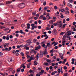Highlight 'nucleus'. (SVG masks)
Returning <instances> with one entry per match:
<instances>
[{"mask_svg": "<svg viewBox=\"0 0 76 76\" xmlns=\"http://www.w3.org/2000/svg\"><path fill=\"white\" fill-rule=\"evenodd\" d=\"M18 6L20 8V9H23V8H24V7H25V4L24 3H22L19 5Z\"/></svg>", "mask_w": 76, "mask_h": 76, "instance_id": "obj_1", "label": "nucleus"}, {"mask_svg": "<svg viewBox=\"0 0 76 76\" xmlns=\"http://www.w3.org/2000/svg\"><path fill=\"white\" fill-rule=\"evenodd\" d=\"M57 25L59 26V28L61 27L62 26H63L62 25V22L61 21H58V23H57Z\"/></svg>", "mask_w": 76, "mask_h": 76, "instance_id": "obj_2", "label": "nucleus"}, {"mask_svg": "<svg viewBox=\"0 0 76 76\" xmlns=\"http://www.w3.org/2000/svg\"><path fill=\"white\" fill-rule=\"evenodd\" d=\"M44 73L45 75L46 74V72H44V70L43 69L41 70V71L40 72V75H44Z\"/></svg>", "mask_w": 76, "mask_h": 76, "instance_id": "obj_3", "label": "nucleus"}, {"mask_svg": "<svg viewBox=\"0 0 76 76\" xmlns=\"http://www.w3.org/2000/svg\"><path fill=\"white\" fill-rule=\"evenodd\" d=\"M30 59L31 60H34L35 59V56L34 55H32L31 56L30 58Z\"/></svg>", "mask_w": 76, "mask_h": 76, "instance_id": "obj_4", "label": "nucleus"}, {"mask_svg": "<svg viewBox=\"0 0 76 76\" xmlns=\"http://www.w3.org/2000/svg\"><path fill=\"white\" fill-rule=\"evenodd\" d=\"M42 57H43V54L42 53V52H40L39 57H40L41 58H42Z\"/></svg>", "mask_w": 76, "mask_h": 76, "instance_id": "obj_5", "label": "nucleus"}, {"mask_svg": "<svg viewBox=\"0 0 76 76\" xmlns=\"http://www.w3.org/2000/svg\"><path fill=\"white\" fill-rule=\"evenodd\" d=\"M48 53L47 51V49H45V51H44V53H43L44 55H45L46 54H47Z\"/></svg>", "mask_w": 76, "mask_h": 76, "instance_id": "obj_6", "label": "nucleus"}, {"mask_svg": "<svg viewBox=\"0 0 76 76\" xmlns=\"http://www.w3.org/2000/svg\"><path fill=\"white\" fill-rule=\"evenodd\" d=\"M31 25H30V24H29V23H28L27 24V29H29L30 28V26Z\"/></svg>", "mask_w": 76, "mask_h": 76, "instance_id": "obj_7", "label": "nucleus"}, {"mask_svg": "<svg viewBox=\"0 0 76 76\" xmlns=\"http://www.w3.org/2000/svg\"><path fill=\"white\" fill-rule=\"evenodd\" d=\"M12 3V1H7L6 2V4H10Z\"/></svg>", "mask_w": 76, "mask_h": 76, "instance_id": "obj_8", "label": "nucleus"}, {"mask_svg": "<svg viewBox=\"0 0 76 76\" xmlns=\"http://www.w3.org/2000/svg\"><path fill=\"white\" fill-rule=\"evenodd\" d=\"M9 43H5L4 45V47L5 48L6 47H7L8 46H9Z\"/></svg>", "mask_w": 76, "mask_h": 76, "instance_id": "obj_9", "label": "nucleus"}, {"mask_svg": "<svg viewBox=\"0 0 76 76\" xmlns=\"http://www.w3.org/2000/svg\"><path fill=\"white\" fill-rule=\"evenodd\" d=\"M52 32H53V33H55V34H56L57 33V30H56V28H54L52 31Z\"/></svg>", "mask_w": 76, "mask_h": 76, "instance_id": "obj_10", "label": "nucleus"}, {"mask_svg": "<svg viewBox=\"0 0 76 76\" xmlns=\"http://www.w3.org/2000/svg\"><path fill=\"white\" fill-rule=\"evenodd\" d=\"M67 6H69V7H71V8H72V5L70 4H67Z\"/></svg>", "mask_w": 76, "mask_h": 76, "instance_id": "obj_11", "label": "nucleus"}, {"mask_svg": "<svg viewBox=\"0 0 76 76\" xmlns=\"http://www.w3.org/2000/svg\"><path fill=\"white\" fill-rule=\"evenodd\" d=\"M9 58L8 60H10V61L12 62V60H14V58Z\"/></svg>", "mask_w": 76, "mask_h": 76, "instance_id": "obj_12", "label": "nucleus"}, {"mask_svg": "<svg viewBox=\"0 0 76 76\" xmlns=\"http://www.w3.org/2000/svg\"><path fill=\"white\" fill-rule=\"evenodd\" d=\"M55 22V21L54 20H50L49 21V23L50 24H51V23H53V22Z\"/></svg>", "mask_w": 76, "mask_h": 76, "instance_id": "obj_13", "label": "nucleus"}, {"mask_svg": "<svg viewBox=\"0 0 76 76\" xmlns=\"http://www.w3.org/2000/svg\"><path fill=\"white\" fill-rule=\"evenodd\" d=\"M38 64V63H37V61H34V65H35V66H36V65H37Z\"/></svg>", "mask_w": 76, "mask_h": 76, "instance_id": "obj_14", "label": "nucleus"}, {"mask_svg": "<svg viewBox=\"0 0 76 76\" xmlns=\"http://www.w3.org/2000/svg\"><path fill=\"white\" fill-rule=\"evenodd\" d=\"M29 72L30 73H34L35 71H32L31 69L29 71Z\"/></svg>", "mask_w": 76, "mask_h": 76, "instance_id": "obj_15", "label": "nucleus"}, {"mask_svg": "<svg viewBox=\"0 0 76 76\" xmlns=\"http://www.w3.org/2000/svg\"><path fill=\"white\" fill-rule=\"evenodd\" d=\"M6 39L7 40V41H8V40H9V36L7 35L6 36Z\"/></svg>", "mask_w": 76, "mask_h": 76, "instance_id": "obj_16", "label": "nucleus"}, {"mask_svg": "<svg viewBox=\"0 0 76 76\" xmlns=\"http://www.w3.org/2000/svg\"><path fill=\"white\" fill-rule=\"evenodd\" d=\"M59 56L60 57H61L63 56V53H59Z\"/></svg>", "mask_w": 76, "mask_h": 76, "instance_id": "obj_17", "label": "nucleus"}, {"mask_svg": "<svg viewBox=\"0 0 76 76\" xmlns=\"http://www.w3.org/2000/svg\"><path fill=\"white\" fill-rule=\"evenodd\" d=\"M57 23H58V21H57L56 23H54L53 24V25L55 26H56L57 25Z\"/></svg>", "mask_w": 76, "mask_h": 76, "instance_id": "obj_18", "label": "nucleus"}, {"mask_svg": "<svg viewBox=\"0 0 76 76\" xmlns=\"http://www.w3.org/2000/svg\"><path fill=\"white\" fill-rule=\"evenodd\" d=\"M69 2L72 3H73V0H69Z\"/></svg>", "mask_w": 76, "mask_h": 76, "instance_id": "obj_19", "label": "nucleus"}, {"mask_svg": "<svg viewBox=\"0 0 76 76\" xmlns=\"http://www.w3.org/2000/svg\"><path fill=\"white\" fill-rule=\"evenodd\" d=\"M47 17H43L42 18L43 20H46V19H47Z\"/></svg>", "mask_w": 76, "mask_h": 76, "instance_id": "obj_20", "label": "nucleus"}, {"mask_svg": "<svg viewBox=\"0 0 76 76\" xmlns=\"http://www.w3.org/2000/svg\"><path fill=\"white\" fill-rule=\"evenodd\" d=\"M21 69V68H18L17 69V72H19L20 71V69Z\"/></svg>", "mask_w": 76, "mask_h": 76, "instance_id": "obj_21", "label": "nucleus"}, {"mask_svg": "<svg viewBox=\"0 0 76 76\" xmlns=\"http://www.w3.org/2000/svg\"><path fill=\"white\" fill-rule=\"evenodd\" d=\"M65 14L66 15H69V11H66Z\"/></svg>", "mask_w": 76, "mask_h": 76, "instance_id": "obj_22", "label": "nucleus"}, {"mask_svg": "<svg viewBox=\"0 0 76 76\" xmlns=\"http://www.w3.org/2000/svg\"><path fill=\"white\" fill-rule=\"evenodd\" d=\"M68 75H69V74H68V73H65L64 74V76H69Z\"/></svg>", "mask_w": 76, "mask_h": 76, "instance_id": "obj_23", "label": "nucleus"}, {"mask_svg": "<svg viewBox=\"0 0 76 76\" xmlns=\"http://www.w3.org/2000/svg\"><path fill=\"white\" fill-rule=\"evenodd\" d=\"M9 28H6L5 29H4V30L5 31H8V30H9Z\"/></svg>", "mask_w": 76, "mask_h": 76, "instance_id": "obj_24", "label": "nucleus"}, {"mask_svg": "<svg viewBox=\"0 0 76 76\" xmlns=\"http://www.w3.org/2000/svg\"><path fill=\"white\" fill-rule=\"evenodd\" d=\"M10 38V39H12V38H13V36H12V35H10V36H9Z\"/></svg>", "mask_w": 76, "mask_h": 76, "instance_id": "obj_25", "label": "nucleus"}, {"mask_svg": "<svg viewBox=\"0 0 76 76\" xmlns=\"http://www.w3.org/2000/svg\"><path fill=\"white\" fill-rule=\"evenodd\" d=\"M34 50L33 49L31 50L30 51V52L31 53H34Z\"/></svg>", "mask_w": 76, "mask_h": 76, "instance_id": "obj_26", "label": "nucleus"}, {"mask_svg": "<svg viewBox=\"0 0 76 76\" xmlns=\"http://www.w3.org/2000/svg\"><path fill=\"white\" fill-rule=\"evenodd\" d=\"M44 64L45 65V66H48V63L45 62L44 63Z\"/></svg>", "mask_w": 76, "mask_h": 76, "instance_id": "obj_27", "label": "nucleus"}, {"mask_svg": "<svg viewBox=\"0 0 76 76\" xmlns=\"http://www.w3.org/2000/svg\"><path fill=\"white\" fill-rule=\"evenodd\" d=\"M19 33H20V34H22V33L23 32V30H20L19 31Z\"/></svg>", "mask_w": 76, "mask_h": 76, "instance_id": "obj_28", "label": "nucleus"}, {"mask_svg": "<svg viewBox=\"0 0 76 76\" xmlns=\"http://www.w3.org/2000/svg\"><path fill=\"white\" fill-rule=\"evenodd\" d=\"M29 48L27 46L26 47V49L27 50H29Z\"/></svg>", "mask_w": 76, "mask_h": 76, "instance_id": "obj_29", "label": "nucleus"}, {"mask_svg": "<svg viewBox=\"0 0 76 76\" xmlns=\"http://www.w3.org/2000/svg\"><path fill=\"white\" fill-rule=\"evenodd\" d=\"M50 44L49 43H48L47 44V46H48V47H50Z\"/></svg>", "mask_w": 76, "mask_h": 76, "instance_id": "obj_30", "label": "nucleus"}, {"mask_svg": "<svg viewBox=\"0 0 76 76\" xmlns=\"http://www.w3.org/2000/svg\"><path fill=\"white\" fill-rule=\"evenodd\" d=\"M64 70H66L67 69V67L66 66H65L64 67Z\"/></svg>", "mask_w": 76, "mask_h": 76, "instance_id": "obj_31", "label": "nucleus"}, {"mask_svg": "<svg viewBox=\"0 0 76 76\" xmlns=\"http://www.w3.org/2000/svg\"><path fill=\"white\" fill-rule=\"evenodd\" d=\"M54 9H55V10H57V6H55L54 7Z\"/></svg>", "mask_w": 76, "mask_h": 76, "instance_id": "obj_32", "label": "nucleus"}, {"mask_svg": "<svg viewBox=\"0 0 76 76\" xmlns=\"http://www.w3.org/2000/svg\"><path fill=\"white\" fill-rule=\"evenodd\" d=\"M48 17H50V14H49V13H48L47 15V16H46V18H48Z\"/></svg>", "mask_w": 76, "mask_h": 76, "instance_id": "obj_33", "label": "nucleus"}, {"mask_svg": "<svg viewBox=\"0 0 76 76\" xmlns=\"http://www.w3.org/2000/svg\"><path fill=\"white\" fill-rule=\"evenodd\" d=\"M47 61L48 63H50L51 60L49 59H48L47 60Z\"/></svg>", "mask_w": 76, "mask_h": 76, "instance_id": "obj_34", "label": "nucleus"}, {"mask_svg": "<svg viewBox=\"0 0 76 76\" xmlns=\"http://www.w3.org/2000/svg\"><path fill=\"white\" fill-rule=\"evenodd\" d=\"M47 7H46L44 8V10H47Z\"/></svg>", "mask_w": 76, "mask_h": 76, "instance_id": "obj_35", "label": "nucleus"}, {"mask_svg": "<svg viewBox=\"0 0 76 76\" xmlns=\"http://www.w3.org/2000/svg\"><path fill=\"white\" fill-rule=\"evenodd\" d=\"M2 38L3 39L5 40L6 39V37L5 36H4Z\"/></svg>", "mask_w": 76, "mask_h": 76, "instance_id": "obj_36", "label": "nucleus"}, {"mask_svg": "<svg viewBox=\"0 0 76 76\" xmlns=\"http://www.w3.org/2000/svg\"><path fill=\"white\" fill-rule=\"evenodd\" d=\"M21 26L22 28H24V27H25V25L24 24H22Z\"/></svg>", "mask_w": 76, "mask_h": 76, "instance_id": "obj_37", "label": "nucleus"}, {"mask_svg": "<svg viewBox=\"0 0 76 76\" xmlns=\"http://www.w3.org/2000/svg\"><path fill=\"white\" fill-rule=\"evenodd\" d=\"M58 49V46H56L55 47H54L55 50H57V49Z\"/></svg>", "mask_w": 76, "mask_h": 76, "instance_id": "obj_38", "label": "nucleus"}, {"mask_svg": "<svg viewBox=\"0 0 76 76\" xmlns=\"http://www.w3.org/2000/svg\"><path fill=\"white\" fill-rule=\"evenodd\" d=\"M66 25H67V24H64L63 25V26L62 27L63 28H64V27H65L66 26Z\"/></svg>", "mask_w": 76, "mask_h": 76, "instance_id": "obj_39", "label": "nucleus"}, {"mask_svg": "<svg viewBox=\"0 0 76 76\" xmlns=\"http://www.w3.org/2000/svg\"><path fill=\"white\" fill-rule=\"evenodd\" d=\"M58 72H59V73H60V72H61V70H60V69H58Z\"/></svg>", "mask_w": 76, "mask_h": 76, "instance_id": "obj_40", "label": "nucleus"}, {"mask_svg": "<svg viewBox=\"0 0 76 76\" xmlns=\"http://www.w3.org/2000/svg\"><path fill=\"white\" fill-rule=\"evenodd\" d=\"M12 50V47H10L9 48V50H8V51H9L10 50Z\"/></svg>", "mask_w": 76, "mask_h": 76, "instance_id": "obj_41", "label": "nucleus"}, {"mask_svg": "<svg viewBox=\"0 0 76 76\" xmlns=\"http://www.w3.org/2000/svg\"><path fill=\"white\" fill-rule=\"evenodd\" d=\"M66 37H63V38H62L63 40H65V39H66Z\"/></svg>", "mask_w": 76, "mask_h": 76, "instance_id": "obj_42", "label": "nucleus"}, {"mask_svg": "<svg viewBox=\"0 0 76 76\" xmlns=\"http://www.w3.org/2000/svg\"><path fill=\"white\" fill-rule=\"evenodd\" d=\"M27 68H29V67H30V65L29 64H28L27 65Z\"/></svg>", "mask_w": 76, "mask_h": 76, "instance_id": "obj_43", "label": "nucleus"}, {"mask_svg": "<svg viewBox=\"0 0 76 76\" xmlns=\"http://www.w3.org/2000/svg\"><path fill=\"white\" fill-rule=\"evenodd\" d=\"M46 4H47V2H46V1H45L43 3V5L44 6H45Z\"/></svg>", "mask_w": 76, "mask_h": 76, "instance_id": "obj_44", "label": "nucleus"}, {"mask_svg": "<svg viewBox=\"0 0 76 76\" xmlns=\"http://www.w3.org/2000/svg\"><path fill=\"white\" fill-rule=\"evenodd\" d=\"M63 23H66V20L65 19L63 20Z\"/></svg>", "mask_w": 76, "mask_h": 76, "instance_id": "obj_45", "label": "nucleus"}, {"mask_svg": "<svg viewBox=\"0 0 76 76\" xmlns=\"http://www.w3.org/2000/svg\"><path fill=\"white\" fill-rule=\"evenodd\" d=\"M35 50H38V46H37V47H36L35 48Z\"/></svg>", "mask_w": 76, "mask_h": 76, "instance_id": "obj_46", "label": "nucleus"}, {"mask_svg": "<svg viewBox=\"0 0 76 76\" xmlns=\"http://www.w3.org/2000/svg\"><path fill=\"white\" fill-rule=\"evenodd\" d=\"M38 23H39V24H41V23H42V22H41V21L40 20L39 21Z\"/></svg>", "mask_w": 76, "mask_h": 76, "instance_id": "obj_47", "label": "nucleus"}, {"mask_svg": "<svg viewBox=\"0 0 76 76\" xmlns=\"http://www.w3.org/2000/svg\"><path fill=\"white\" fill-rule=\"evenodd\" d=\"M61 12H65V10L64 9H62L61 10Z\"/></svg>", "mask_w": 76, "mask_h": 76, "instance_id": "obj_48", "label": "nucleus"}, {"mask_svg": "<svg viewBox=\"0 0 76 76\" xmlns=\"http://www.w3.org/2000/svg\"><path fill=\"white\" fill-rule=\"evenodd\" d=\"M36 58H37V59H38V53L37 54V55L36 56Z\"/></svg>", "mask_w": 76, "mask_h": 76, "instance_id": "obj_49", "label": "nucleus"}, {"mask_svg": "<svg viewBox=\"0 0 76 76\" xmlns=\"http://www.w3.org/2000/svg\"><path fill=\"white\" fill-rule=\"evenodd\" d=\"M32 15L33 16H35L36 15V13H35V12H33L32 13Z\"/></svg>", "mask_w": 76, "mask_h": 76, "instance_id": "obj_50", "label": "nucleus"}, {"mask_svg": "<svg viewBox=\"0 0 76 76\" xmlns=\"http://www.w3.org/2000/svg\"><path fill=\"white\" fill-rule=\"evenodd\" d=\"M45 44H42V47L44 48L45 47Z\"/></svg>", "mask_w": 76, "mask_h": 76, "instance_id": "obj_51", "label": "nucleus"}, {"mask_svg": "<svg viewBox=\"0 0 76 76\" xmlns=\"http://www.w3.org/2000/svg\"><path fill=\"white\" fill-rule=\"evenodd\" d=\"M53 19H54V21H56V17H53Z\"/></svg>", "mask_w": 76, "mask_h": 76, "instance_id": "obj_52", "label": "nucleus"}, {"mask_svg": "<svg viewBox=\"0 0 76 76\" xmlns=\"http://www.w3.org/2000/svg\"><path fill=\"white\" fill-rule=\"evenodd\" d=\"M20 54H21V55L22 56H24V54H23V52H21L20 53Z\"/></svg>", "mask_w": 76, "mask_h": 76, "instance_id": "obj_53", "label": "nucleus"}, {"mask_svg": "<svg viewBox=\"0 0 76 76\" xmlns=\"http://www.w3.org/2000/svg\"><path fill=\"white\" fill-rule=\"evenodd\" d=\"M46 70H47V71H48V70H49V68H48V67H46Z\"/></svg>", "mask_w": 76, "mask_h": 76, "instance_id": "obj_54", "label": "nucleus"}, {"mask_svg": "<svg viewBox=\"0 0 76 76\" xmlns=\"http://www.w3.org/2000/svg\"><path fill=\"white\" fill-rule=\"evenodd\" d=\"M8 48H5V51H8Z\"/></svg>", "mask_w": 76, "mask_h": 76, "instance_id": "obj_55", "label": "nucleus"}, {"mask_svg": "<svg viewBox=\"0 0 76 76\" xmlns=\"http://www.w3.org/2000/svg\"><path fill=\"white\" fill-rule=\"evenodd\" d=\"M66 21H67L68 22H69L70 20V18H68L66 19Z\"/></svg>", "mask_w": 76, "mask_h": 76, "instance_id": "obj_56", "label": "nucleus"}, {"mask_svg": "<svg viewBox=\"0 0 76 76\" xmlns=\"http://www.w3.org/2000/svg\"><path fill=\"white\" fill-rule=\"evenodd\" d=\"M56 65L55 63H52V66H54Z\"/></svg>", "mask_w": 76, "mask_h": 76, "instance_id": "obj_57", "label": "nucleus"}, {"mask_svg": "<svg viewBox=\"0 0 76 76\" xmlns=\"http://www.w3.org/2000/svg\"><path fill=\"white\" fill-rule=\"evenodd\" d=\"M50 53H53V49H52L51 50H50Z\"/></svg>", "mask_w": 76, "mask_h": 76, "instance_id": "obj_58", "label": "nucleus"}, {"mask_svg": "<svg viewBox=\"0 0 76 76\" xmlns=\"http://www.w3.org/2000/svg\"><path fill=\"white\" fill-rule=\"evenodd\" d=\"M57 44H58V43H56L54 44V46H56V45H57Z\"/></svg>", "mask_w": 76, "mask_h": 76, "instance_id": "obj_59", "label": "nucleus"}, {"mask_svg": "<svg viewBox=\"0 0 76 76\" xmlns=\"http://www.w3.org/2000/svg\"><path fill=\"white\" fill-rule=\"evenodd\" d=\"M31 26H35V24H32L31 25Z\"/></svg>", "mask_w": 76, "mask_h": 76, "instance_id": "obj_60", "label": "nucleus"}, {"mask_svg": "<svg viewBox=\"0 0 76 76\" xmlns=\"http://www.w3.org/2000/svg\"><path fill=\"white\" fill-rule=\"evenodd\" d=\"M58 67H57V66H55L54 68L55 69H57Z\"/></svg>", "mask_w": 76, "mask_h": 76, "instance_id": "obj_61", "label": "nucleus"}, {"mask_svg": "<svg viewBox=\"0 0 76 76\" xmlns=\"http://www.w3.org/2000/svg\"><path fill=\"white\" fill-rule=\"evenodd\" d=\"M24 69H21V71L22 72H24Z\"/></svg>", "mask_w": 76, "mask_h": 76, "instance_id": "obj_62", "label": "nucleus"}, {"mask_svg": "<svg viewBox=\"0 0 76 76\" xmlns=\"http://www.w3.org/2000/svg\"><path fill=\"white\" fill-rule=\"evenodd\" d=\"M48 34H51V31L49 30L48 31Z\"/></svg>", "mask_w": 76, "mask_h": 76, "instance_id": "obj_63", "label": "nucleus"}, {"mask_svg": "<svg viewBox=\"0 0 76 76\" xmlns=\"http://www.w3.org/2000/svg\"><path fill=\"white\" fill-rule=\"evenodd\" d=\"M24 66V64H22L21 66H20V67L21 68H22V67H23V66Z\"/></svg>", "mask_w": 76, "mask_h": 76, "instance_id": "obj_64", "label": "nucleus"}]
</instances>
